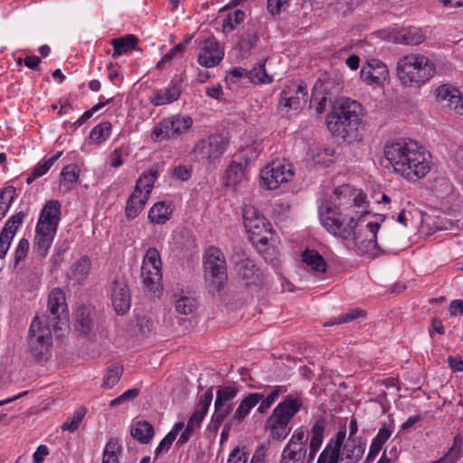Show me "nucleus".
<instances>
[{
    "instance_id": "47",
    "label": "nucleus",
    "mask_w": 463,
    "mask_h": 463,
    "mask_svg": "<svg viewBox=\"0 0 463 463\" xmlns=\"http://www.w3.org/2000/svg\"><path fill=\"white\" fill-rule=\"evenodd\" d=\"M123 373V367L119 364H113L108 367L104 379L103 386L113 387L120 379Z\"/></svg>"
},
{
    "instance_id": "16",
    "label": "nucleus",
    "mask_w": 463,
    "mask_h": 463,
    "mask_svg": "<svg viewBox=\"0 0 463 463\" xmlns=\"http://www.w3.org/2000/svg\"><path fill=\"white\" fill-rule=\"evenodd\" d=\"M307 89L304 83L290 82L280 93L279 106L298 110L307 101Z\"/></svg>"
},
{
    "instance_id": "64",
    "label": "nucleus",
    "mask_w": 463,
    "mask_h": 463,
    "mask_svg": "<svg viewBox=\"0 0 463 463\" xmlns=\"http://www.w3.org/2000/svg\"><path fill=\"white\" fill-rule=\"evenodd\" d=\"M174 433H167L156 449V455L158 456L164 449L168 450L175 439Z\"/></svg>"
},
{
    "instance_id": "59",
    "label": "nucleus",
    "mask_w": 463,
    "mask_h": 463,
    "mask_svg": "<svg viewBox=\"0 0 463 463\" xmlns=\"http://www.w3.org/2000/svg\"><path fill=\"white\" fill-rule=\"evenodd\" d=\"M191 175L192 168L185 165H179L172 171V176L180 181H187Z\"/></svg>"
},
{
    "instance_id": "25",
    "label": "nucleus",
    "mask_w": 463,
    "mask_h": 463,
    "mask_svg": "<svg viewBox=\"0 0 463 463\" xmlns=\"http://www.w3.org/2000/svg\"><path fill=\"white\" fill-rule=\"evenodd\" d=\"M247 181L246 163L232 162L225 172L224 184L233 189L242 185Z\"/></svg>"
},
{
    "instance_id": "7",
    "label": "nucleus",
    "mask_w": 463,
    "mask_h": 463,
    "mask_svg": "<svg viewBox=\"0 0 463 463\" xmlns=\"http://www.w3.org/2000/svg\"><path fill=\"white\" fill-rule=\"evenodd\" d=\"M56 325L47 315H37L33 319L28 333V350L37 361L47 359L52 345V327L55 330Z\"/></svg>"
},
{
    "instance_id": "20",
    "label": "nucleus",
    "mask_w": 463,
    "mask_h": 463,
    "mask_svg": "<svg viewBox=\"0 0 463 463\" xmlns=\"http://www.w3.org/2000/svg\"><path fill=\"white\" fill-rule=\"evenodd\" d=\"M360 76L363 81L369 85H381L387 80L389 71L382 61L372 59L363 65Z\"/></svg>"
},
{
    "instance_id": "60",
    "label": "nucleus",
    "mask_w": 463,
    "mask_h": 463,
    "mask_svg": "<svg viewBox=\"0 0 463 463\" xmlns=\"http://www.w3.org/2000/svg\"><path fill=\"white\" fill-rule=\"evenodd\" d=\"M29 241L26 239H21L14 252V265L24 260L28 253Z\"/></svg>"
},
{
    "instance_id": "55",
    "label": "nucleus",
    "mask_w": 463,
    "mask_h": 463,
    "mask_svg": "<svg viewBox=\"0 0 463 463\" xmlns=\"http://www.w3.org/2000/svg\"><path fill=\"white\" fill-rule=\"evenodd\" d=\"M249 458L246 448L241 449L239 446L234 448L228 458L227 463H247Z\"/></svg>"
},
{
    "instance_id": "54",
    "label": "nucleus",
    "mask_w": 463,
    "mask_h": 463,
    "mask_svg": "<svg viewBox=\"0 0 463 463\" xmlns=\"http://www.w3.org/2000/svg\"><path fill=\"white\" fill-rule=\"evenodd\" d=\"M326 97L325 96V93L323 91H319L316 85L312 90L311 103H313L315 105L316 110L318 114H321L324 112V109L326 107Z\"/></svg>"
},
{
    "instance_id": "44",
    "label": "nucleus",
    "mask_w": 463,
    "mask_h": 463,
    "mask_svg": "<svg viewBox=\"0 0 463 463\" xmlns=\"http://www.w3.org/2000/svg\"><path fill=\"white\" fill-rule=\"evenodd\" d=\"M245 19V13L240 9L230 12L222 21V32L231 33Z\"/></svg>"
},
{
    "instance_id": "8",
    "label": "nucleus",
    "mask_w": 463,
    "mask_h": 463,
    "mask_svg": "<svg viewBox=\"0 0 463 463\" xmlns=\"http://www.w3.org/2000/svg\"><path fill=\"white\" fill-rule=\"evenodd\" d=\"M239 393V388L235 384H224L218 387L214 402V411L207 430L216 434L221 425L230 415L234 408V399Z\"/></svg>"
},
{
    "instance_id": "18",
    "label": "nucleus",
    "mask_w": 463,
    "mask_h": 463,
    "mask_svg": "<svg viewBox=\"0 0 463 463\" xmlns=\"http://www.w3.org/2000/svg\"><path fill=\"white\" fill-rule=\"evenodd\" d=\"M47 308L50 317L53 324L66 322L69 317L66 298L64 292L61 288H53L49 296L47 301Z\"/></svg>"
},
{
    "instance_id": "27",
    "label": "nucleus",
    "mask_w": 463,
    "mask_h": 463,
    "mask_svg": "<svg viewBox=\"0 0 463 463\" xmlns=\"http://www.w3.org/2000/svg\"><path fill=\"white\" fill-rule=\"evenodd\" d=\"M307 451L306 444L289 440L282 451L280 463L300 462L306 458Z\"/></svg>"
},
{
    "instance_id": "26",
    "label": "nucleus",
    "mask_w": 463,
    "mask_h": 463,
    "mask_svg": "<svg viewBox=\"0 0 463 463\" xmlns=\"http://www.w3.org/2000/svg\"><path fill=\"white\" fill-rule=\"evenodd\" d=\"M158 176L159 170L157 166H153L147 171H144L137 180L134 191H136V193H143L144 196L149 198L154 184Z\"/></svg>"
},
{
    "instance_id": "23",
    "label": "nucleus",
    "mask_w": 463,
    "mask_h": 463,
    "mask_svg": "<svg viewBox=\"0 0 463 463\" xmlns=\"http://www.w3.org/2000/svg\"><path fill=\"white\" fill-rule=\"evenodd\" d=\"M426 34L421 28L415 26H408L402 28L396 32L394 42L399 44L418 45L423 43Z\"/></svg>"
},
{
    "instance_id": "53",
    "label": "nucleus",
    "mask_w": 463,
    "mask_h": 463,
    "mask_svg": "<svg viewBox=\"0 0 463 463\" xmlns=\"http://www.w3.org/2000/svg\"><path fill=\"white\" fill-rule=\"evenodd\" d=\"M258 39L259 37L255 33H245L238 42L239 49L241 52H250V50L256 44Z\"/></svg>"
},
{
    "instance_id": "28",
    "label": "nucleus",
    "mask_w": 463,
    "mask_h": 463,
    "mask_svg": "<svg viewBox=\"0 0 463 463\" xmlns=\"http://www.w3.org/2000/svg\"><path fill=\"white\" fill-rule=\"evenodd\" d=\"M149 198L143 195V193H136L133 190L129 195L125 208V214L128 220H134L143 211Z\"/></svg>"
},
{
    "instance_id": "6",
    "label": "nucleus",
    "mask_w": 463,
    "mask_h": 463,
    "mask_svg": "<svg viewBox=\"0 0 463 463\" xmlns=\"http://www.w3.org/2000/svg\"><path fill=\"white\" fill-rule=\"evenodd\" d=\"M61 221V203L50 200L43 207L35 228V246L45 256L51 247Z\"/></svg>"
},
{
    "instance_id": "19",
    "label": "nucleus",
    "mask_w": 463,
    "mask_h": 463,
    "mask_svg": "<svg viewBox=\"0 0 463 463\" xmlns=\"http://www.w3.org/2000/svg\"><path fill=\"white\" fill-rule=\"evenodd\" d=\"M224 51L220 43L213 38H208L203 41L201 51L198 54V62L200 65L211 68L223 59Z\"/></svg>"
},
{
    "instance_id": "12",
    "label": "nucleus",
    "mask_w": 463,
    "mask_h": 463,
    "mask_svg": "<svg viewBox=\"0 0 463 463\" xmlns=\"http://www.w3.org/2000/svg\"><path fill=\"white\" fill-rule=\"evenodd\" d=\"M162 261L159 251L156 248H149L143 259L141 277L143 284L149 290H158L162 280Z\"/></svg>"
},
{
    "instance_id": "2",
    "label": "nucleus",
    "mask_w": 463,
    "mask_h": 463,
    "mask_svg": "<svg viewBox=\"0 0 463 463\" xmlns=\"http://www.w3.org/2000/svg\"><path fill=\"white\" fill-rule=\"evenodd\" d=\"M383 155L393 171L411 182L424 177L431 169L430 154L413 139L400 137L387 141Z\"/></svg>"
},
{
    "instance_id": "46",
    "label": "nucleus",
    "mask_w": 463,
    "mask_h": 463,
    "mask_svg": "<svg viewBox=\"0 0 463 463\" xmlns=\"http://www.w3.org/2000/svg\"><path fill=\"white\" fill-rule=\"evenodd\" d=\"M14 186H7L0 190V220L4 218L15 196Z\"/></svg>"
},
{
    "instance_id": "32",
    "label": "nucleus",
    "mask_w": 463,
    "mask_h": 463,
    "mask_svg": "<svg viewBox=\"0 0 463 463\" xmlns=\"http://www.w3.org/2000/svg\"><path fill=\"white\" fill-rule=\"evenodd\" d=\"M138 38L134 34H126L123 37L111 40L113 45L112 57L117 58L137 48Z\"/></svg>"
},
{
    "instance_id": "5",
    "label": "nucleus",
    "mask_w": 463,
    "mask_h": 463,
    "mask_svg": "<svg viewBox=\"0 0 463 463\" xmlns=\"http://www.w3.org/2000/svg\"><path fill=\"white\" fill-rule=\"evenodd\" d=\"M304 405V397L301 392L287 395L272 411L267 420V426L273 439L282 440L291 431L290 420Z\"/></svg>"
},
{
    "instance_id": "43",
    "label": "nucleus",
    "mask_w": 463,
    "mask_h": 463,
    "mask_svg": "<svg viewBox=\"0 0 463 463\" xmlns=\"http://www.w3.org/2000/svg\"><path fill=\"white\" fill-rule=\"evenodd\" d=\"M287 391L286 386L277 385L272 388V391L265 397L260 400V404L257 411L259 413H266L275 401L279 398V394Z\"/></svg>"
},
{
    "instance_id": "57",
    "label": "nucleus",
    "mask_w": 463,
    "mask_h": 463,
    "mask_svg": "<svg viewBox=\"0 0 463 463\" xmlns=\"http://www.w3.org/2000/svg\"><path fill=\"white\" fill-rule=\"evenodd\" d=\"M457 90L458 89L448 84L441 85L436 90V97L439 100L447 101L448 103L450 99V96L457 93Z\"/></svg>"
},
{
    "instance_id": "21",
    "label": "nucleus",
    "mask_w": 463,
    "mask_h": 463,
    "mask_svg": "<svg viewBox=\"0 0 463 463\" xmlns=\"http://www.w3.org/2000/svg\"><path fill=\"white\" fill-rule=\"evenodd\" d=\"M25 214L19 212L11 216L0 232V259H4L19 226L23 223Z\"/></svg>"
},
{
    "instance_id": "61",
    "label": "nucleus",
    "mask_w": 463,
    "mask_h": 463,
    "mask_svg": "<svg viewBox=\"0 0 463 463\" xmlns=\"http://www.w3.org/2000/svg\"><path fill=\"white\" fill-rule=\"evenodd\" d=\"M448 106L457 113L463 114V94L459 90H457V93L450 96Z\"/></svg>"
},
{
    "instance_id": "33",
    "label": "nucleus",
    "mask_w": 463,
    "mask_h": 463,
    "mask_svg": "<svg viewBox=\"0 0 463 463\" xmlns=\"http://www.w3.org/2000/svg\"><path fill=\"white\" fill-rule=\"evenodd\" d=\"M173 209L165 202L156 203L148 212V219L155 224H165L172 216Z\"/></svg>"
},
{
    "instance_id": "4",
    "label": "nucleus",
    "mask_w": 463,
    "mask_h": 463,
    "mask_svg": "<svg viewBox=\"0 0 463 463\" xmlns=\"http://www.w3.org/2000/svg\"><path fill=\"white\" fill-rule=\"evenodd\" d=\"M361 106L348 98L337 100L326 117L329 131L335 137L346 139L357 131L360 124Z\"/></svg>"
},
{
    "instance_id": "51",
    "label": "nucleus",
    "mask_w": 463,
    "mask_h": 463,
    "mask_svg": "<svg viewBox=\"0 0 463 463\" xmlns=\"http://www.w3.org/2000/svg\"><path fill=\"white\" fill-rule=\"evenodd\" d=\"M463 434L458 433L453 439V445L449 449L446 456L449 457L452 461L457 462L463 455Z\"/></svg>"
},
{
    "instance_id": "62",
    "label": "nucleus",
    "mask_w": 463,
    "mask_h": 463,
    "mask_svg": "<svg viewBox=\"0 0 463 463\" xmlns=\"http://www.w3.org/2000/svg\"><path fill=\"white\" fill-rule=\"evenodd\" d=\"M290 0H268L267 9L271 14L281 13L288 5Z\"/></svg>"
},
{
    "instance_id": "24",
    "label": "nucleus",
    "mask_w": 463,
    "mask_h": 463,
    "mask_svg": "<svg viewBox=\"0 0 463 463\" xmlns=\"http://www.w3.org/2000/svg\"><path fill=\"white\" fill-rule=\"evenodd\" d=\"M263 398V393L250 392L248 393L240 402L239 406L232 414V420L236 424H241L245 418L250 414V411L260 402Z\"/></svg>"
},
{
    "instance_id": "58",
    "label": "nucleus",
    "mask_w": 463,
    "mask_h": 463,
    "mask_svg": "<svg viewBox=\"0 0 463 463\" xmlns=\"http://www.w3.org/2000/svg\"><path fill=\"white\" fill-rule=\"evenodd\" d=\"M248 71L241 68H232L226 75L225 80L228 84H235L241 78H247Z\"/></svg>"
},
{
    "instance_id": "30",
    "label": "nucleus",
    "mask_w": 463,
    "mask_h": 463,
    "mask_svg": "<svg viewBox=\"0 0 463 463\" xmlns=\"http://www.w3.org/2000/svg\"><path fill=\"white\" fill-rule=\"evenodd\" d=\"M431 224L435 231H450L451 232L458 231L463 226V222L458 218H452L450 213H446L435 216Z\"/></svg>"
},
{
    "instance_id": "40",
    "label": "nucleus",
    "mask_w": 463,
    "mask_h": 463,
    "mask_svg": "<svg viewBox=\"0 0 463 463\" xmlns=\"http://www.w3.org/2000/svg\"><path fill=\"white\" fill-rule=\"evenodd\" d=\"M265 61L260 62L258 66L248 71L247 79L254 84L270 83L273 79L265 70Z\"/></svg>"
},
{
    "instance_id": "63",
    "label": "nucleus",
    "mask_w": 463,
    "mask_h": 463,
    "mask_svg": "<svg viewBox=\"0 0 463 463\" xmlns=\"http://www.w3.org/2000/svg\"><path fill=\"white\" fill-rule=\"evenodd\" d=\"M365 314H366L365 311L363 309H360V308L351 309L347 313L339 316L337 317V322L344 323V324L348 323V322H351V321L356 319L359 317H364Z\"/></svg>"
},
{
    "instance_id": "15",
    "label": "nucleus",
    "mask_w": 463,
    "mask_h": 463,
    "mask_svg": "<svg viewBox=\"0 0 463 463\" xmlns=\"http://www.w3.org/2000/svg\"><path fill=\"white\" fill-rule=\"evenodd\" d=\"M238 277L244 282L245 286L260 287L262 284V274L256 268L255 264L244 253H237L232 257Z\"/></svg>"
},
{
    "instance_id": "11",
    "label": "nucleus",
    "mask_w": 463,
    "mask_h": 463,
    "mask_svg": "<svg viewBox=\"0 0 463 463\" xmlns=\"http://www.w3.org/2000/svg\"><path fill=\"white\" fill-rule=\"evenodd\" d=\"M193 126L190 116L175 115L162 119L152 131L151 138L155 142H162L169 138L178 137Z\"/></svg>"
},
{
    "instance_id": "3",
    "label": "nucleus",
    "mask_w": 463,
    "mask_h": 463,
    "mask_svg": "<svg viewBox=\"0 0 463 463\" xmlns=\"http://www.w3.org/2000/svg\"><path fill=\"white\" fill-rule=\"evenodd\" d=\"M396 72L402 85L420 88L435 76L436 65L426 55L411 52L399 59Z\"/></svg>"
},
{
    "instance_id": "17",
    "label": "nucleus",
    "mask_w": 463,
    "mask_h": 463,
    "mask_svg": "<svg viewBox=\"0 0 463 463\" xmlns=\"http://www.w3.org/2000/svg\"><path fill=\"white\" fill-rule=\"evenodd\" d=\"M110 298L118 315L126 314L130 308L131 297L128 286L123 277L116 278L110 287Z\"/></svg>"
},
{
    "instance_id": "13",
    "label": "nucleus",
    "mask_w": 463,
    "mask_h": 463,
    "mask_svg": "<svg viewBox=\"0 0 463 463\" xmlns=\"http://www.w3.org/2000/svg\"><path fill=\"white\" fill-rule=\"evenodd\" d=\"M293 176L292 166L282 161H273L260 172V185L275 190L281 184L288 183Z\"/></svg>"
},
{
    "instance_id": "49",
    "label": "nucleus",
    "mask_w": 463,
    "mask_h": 463,
    "mask_svg": "<svg viewBox=\"0 0 463 463\" xmlns=\"http://www.w3.org/2000/svg\"><path fill=\"white\" fill-rule=\"evenodd\" d=\"M196 307L195 299L190 297L182 296L175 300V310L182 315H190Z\"/></svg>"
},
{
    "instance_id": "39",
    "label": "nucleus",
    "mask_w": 463,
    "mask_h": 463,
    "mask_svg": "<svg viewBox=\"0 0 463 463\" xmlns=\"http://www.w3.org/2000/svg\"><path fill=\"white\" fill-rule=\"evenodd\" d=\"M122 448L116 439H110L105 446L102 455V463H119L118 455Z\"/></svg>"
},
{
    "instance_id": "9",
    "label": "nucleus",
    "mask_w": 463,
    "mask_h": 463,
    "mask_svg": "<svg viewBox=\"0 0 463 463\" xmlns=\"http://www.w3.org/2000/svg\"><path fill=\"white\" fill-rule=\"evenodd\" d=\"M243 223L250 235L252 243L267 245L272 237L270 222L253 205H246L243 209Z\"/></svg>"
},
{
    "instance_id": "1",
    "label": "nucleus",
    "mask_w": 463,
    "mask_h": 463,
    "mask_svg": "<svg viewBox=\"0 0 463 463\" xmlns=\"http://www.w3.org/2000/svg\"><path fill=\"white\" fill-rule=\"evenodd\" d=\"M338 205L326 206L320 210V221L323 226L334 235L346 241V246L354 249L358 254L373 255L377 249L376 234L380 228L378 222H370L366 228L369 237L362 239L356 234L358 221L367 214L365 196L360 190L349 185H342L335 190Z\"/></svg>"
},
{
    "instance_id": "52",
    "label": "nucleus",
    "mask_w": 463,
    "mask_h": 463,
    "mask_svg": "<svg viewBox=\"0 0 463 463\" xmlns=\"http://www.w3.org/2000/svg\"><path fill=\"white\" fill-rule=\"evenodd\" d=\"M61 155L62 152L59 151L44 162L37 164L33 170L34 173V177H40L47 173V171L53 165V164L61 157Z\"/></svg>"
},
{
    "instance_id": "37",
    "label": "nucleus",
    "mask_w": 463,
    "mask_h": 463,
    "mask_svg": "<svg viewBox=\"0 0 463 463\" xmlns=\"http://www.w3.org/2000/svg\"><path fill=\"white\" fill-rule=\"evenodd\" d=\"M75 327L82 335H88L92 327L93 321L90 317V310L86 307H80L76 313Z\"/></svg>"
},
{
    "instance_id": "22",
    "label": "nucleus",
    "mask_w": 463,
    "mask_h": 463,
    "mask_svg": "<svg viewBox=\"0 0 463 463\" xmlns=\"http://www.w3.org/2000/svg\"><path fill=\"white\" fill-rule=\"evenodd\" d=\"M182 78L175 76L170 86L163 88L154 93L151 98V103L154 106H162L177 100L182 93Z\"/></svg>"
},
{
    "instance_id": "56",
    "label": "nucleus",
    "mask_w": 463,
    "mask_h": 463,
    "mask_svg": "<svg viewBox=\"0 0 463 463\" xmlns=\"http://www.w3.org/2000/svg\"><path fill=\"white\" fill-rule=\"evenodd\" d=\"M269 446L260 444L258 446L250 460V463H267Z\"/></svg>"
},
{
    "instance_id": "34",
    "label": "nucleus",
    "mask_w": 463,
    "mask_h": 463,
    "mask_svg": "<svg viewBox=\"0 0 463 463\" xmlns=\"http://www.w3.org/2000/svg\"><path fill=\"white\" fill-rule=\"evenodd\" d=\"M325 428V420L321 419L317 420L311 428L312 436L309 442V459H313L315 458L322 445Z\"/></svg>"
},
{
    "instance_id": "10",
    "label": "nucleus",
    "mask_w": 463,
    "mask_h": 463,
    "mask_svg": "<svg viewBox=\"0 0 463 463\" xmlns=\"http://www.w3.org/2000/svg\"><path fill=\"white\" fill-rule=\"evenodd\" d=\"M205 278L214 290L221 291L227 280L226 260L222 251L216 247H210L203 256Z\"/></svg>"
},
{
    "instance_id": "38",
    "label": "nucleus",
    "mask_w": 463,
    "mask_h": 463,
    "mask_svg": "<svg viewBox=\"0 0 463 463\" xmlns=\"http://www.w3.org/2000/svg\"><path fill=\"white\" fill-rule=\"evenodd\" d=\"M345 439V430H340L335 436V440H330L329 443L326 446L323 452L326 455H329V463H335V460L339 461L340 458V449L343 445V442Z\"/></svg>"
},
{
    "instance_id": "35",
    "label": "nucleus",
    "mask_w": 463,
    "mask_h": 463,
    "mask_svg": "<svg viewBox=\"0 0 463 463\" xmlns=\"http://www.w3.org/2000/svg\"><path fill=\"white\" fill-rule=\"evenodd\" d=\"M303 262L311 269L324 273L326 270V262L323 256L315 250L306 249L302 252Z\"/></svg>"
},
{
    "instance_id": "50",
    "label": "nucleus",
    "mask_w": 463,
    "mask_h": 463,
    "mask_svg": "<svg viewBox=\"0 0 463 463\" xmlns=\"http://www.w3.org/2000/svg\"><path fill=\"white\" fill-rule=\"evenodd\" d=\"M213 397V388H210L200 396L194 412L204 418L212 403Z\"/></svg>"
},
{
    "instance_id": "31",
    "label": "nucleus",
    "mask_w": 463,
    "mask_h": 463,
    "mask_svg": "<svg viewBox=\"0 0 463 463\" xmlns=\"http://www.w3.org/2000/svg\"><path fill=\"white\" fill-rule=\"evenodd\" d=\"M131 436L141 444H147L155 435L152 424L146 420H139L131 426Z\"/></svg>"
},
{
    "instance_id": "14",
    "label": "nucleus",
    "mask_w": 463,
    "mask_h": 463,
    "mask_svg": "<svg viewBox=\"0 0 463 463\" xmlns=\"http://www.w3.org/2000/svg\"><path fill=\"white\" fill-rule=\"evenodd\" d=\"M225 146L226 143L222 136L212 135L198 141L193 149V153L198 161L212 162L221 157L224 153Z\"/></svg>"
},
{
    "instance_id": "45",
    "label": "nucleus",
    "mask_w": 463,
    "mask_h": 463,
    "mask_svg": "<svg viewBox=\"0 0 463 463\" xmlns=\"http://www.w3.org/2000/svg\"><path fill=\"white\" fill-rule=\"evenodd\" d=\"M192 36L186 37L184 41L175 45L173 48L169 50L156 63V68L164 69L165 63L169 62L177 54H181L184 52L186 45L191 41Z\"/></svg>"
},
{
    "instance_id": "29",
    "label": "nucleus",
    "mask_w": 463,
    "mask_h": 463,
    "mask_svg": "<svg viewBox=\"0 0 463 463\" xmlns=\"http://www.w3.org/2000/svg\"><path fill=\"white\" fill-rule=\"evenodd\" d=\"M365 443L359 439H349L344 446L342 461L348 460L358 463L365 451Z\"/></svg>"
},
{
    "instance_id": "48",
    "label": "nucleus",
    "mask_w": 463,
    "mask_h": 463,
    "mask_svg": "<svg viewBox=\"0 0 463 463\" xmlns=\"http://www.w3.org/2000/svg\"><path fill=\"white\" fill-rule=\"evenodd\" d=\"M86 414V409L84 407L78 408L72 414L71 418L70 420H67L64 421L61 425L62 430H68L71 432L75 431L80 422L82 421L84 416Z\"/></svg>"
},
{
    "instance_id": "41",
    "label": "nucleus",
    "mask_w": 463,
    "mask_h": 463,
    "mask_svg": "<svg viewBox=\"0 0 463 463\" xmlns=\"http://www.w3.org/2000/svg\"><path fill=\"white\" fill-rule=\"evenodd\" d=\"M111 133V124L104 121L95 126L90 133V139L95 144H101L106 141Z\"/></svg>"
},
{
    "instance_id": "36",
    "label": "nucleus",
    "mask_w": 463,
    "mask_h": 463,
    "mask_svg": "<svg viewBox=\"0 0 463 463\" xmlns=\"http://www.w3.org/2000/svg\"><path fill=\"white\" fill-rule=\"evenodd\" d=\"M90 269V260L88 257H81L71 268L70 279L80 283L89 275Z\"/></svg>"
},
{
    "instance_id": "42",
    "label": "nucleus",
    "mask_w": 463,
    "mask_h": 463,
    "mask_svg": "<svg viewBox=\"0 0 463 463\" xmlns=\"http://www.w3.org/2000/svg\"><path fill=\"white\" fill-rule=\"evenodd\" d=\"M80 176V172L76 165H67L61 172V186H64L67 190L71 189Z\"/></svg>"
}]
</instances>
